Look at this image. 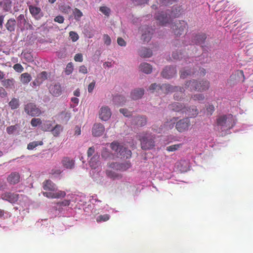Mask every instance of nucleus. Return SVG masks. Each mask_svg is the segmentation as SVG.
<instances>
[{
  "instance_id": "f257e3e1",
  "label": "nucleus",
  "mask_w": 253,
  "mask_h": 253,
  "mask_svg": "<svg viewBox=\"0 0 253 253\" xmlns=\"http://www.w3.org/2000/svg\"><path fill=\"white\" fill-rule=\"evenodd\" d=\"M206 38V35L204 34L198 35L193 34L190 36H187L185 37V40L182 42L179 40H175L173 45L177 48L172 52V58L176 60H180L182 58H186L187 56V54H185L181 52L184 48L186 49V47L190 45V48L194 49L195 48L194 44L200 45L203 47Z\"/></svg>"
},
{
  "instance_id": "f03ea898",
  "label": "nucleus",
  "mask_w": 253,
  "mask_h": 253,
  "mask_svg": "<svg viewBox=\"0 0 253 253\" xmlns=\"http://www.w3.org/2000/svg\"><path fill=\"white\" fill-rule=\"evenodd\" d=\"M185 88L190 91L203 92L209 88V82L202 80L201 82L192 80L185 82Z\"/></svg>"
},
{
  "instance_id": "7ed1b4c3",
  "label": "nucleus",
  "mask_w": 253,
  "mask_h": 253,
  "mask_svg": "<svg viewBox=\"0 0 253 253\" xmlns=\"http://www.w3.org/2000/svg\"><path fill=\"white\" fill-rule=\"evenodd\" d=\"M141 149L152 150L155 147V135L149 133H142L137 136Z\"/></svg>"
},
{
  "instance_id": "20e7f679",
  "label": "nucleus",
  "mask_w": 253,
  "mask_h": 253,
  "mask_svg": "<svg viewBox=\"0 0 253 253\" xmlns=\"http://www.w3.org/2000/svg\"><path fill=\"white\" fill-rule=\"evenodd\" d=\"M217 125L223 131H226L233 127L235 125L233 116L231 114L220 115L217 118Z\"/></svg>"
},
{
  "instance_id": "39448f33",
  "label": "nucleus",
  "mask_w": 253,
  "mask_h": 253,
  "mask_svg": "<svg viewBox=\"0 0 253 253\" xmlns=\"http://www.w3.org/2000/svg\"><path fill=\"white\" fill-rule=\"evenodd\" d=\"M187 23L184 21H175L171 24V28L177 36L182 35L187 30Z\"/></svg>"
},
{
  "instance_id": "423d86ee",
  "label": "nucleus",
  "mask_w": 253,
  "mask_h": 253,
  "mask_svg": "<svg viewBox=\"0 0 253 253\" xmlns=\"http://www.w3.org/2000/svg\"><path fill=\"white\" fill-rule=\"evenodd\" d=\"M24 111L27 115L32 117H39L41 114V110L34 103L30 102L24 106Z\"/></svg>"
},
{
  "instance_id": "0eeeda50",
  "label": "nucleus",
  "mask_w": 253,
  "mask_h": 253,
  "mask_svg": "<svg viewBox=\"0 0 253 253\" xmlns=\"http://www.w3.org/2000/svg\"><path fill=\"white\" fill-rule=\"evenodd\" d=\"M180 91L181 93L184 91V89L182 87L177 86H172L169 84H163L162 86L160 87V93L167 94L169 92H175Z\"/></svg>"
},
{
  "instance_id": "6e6552de",
  "label": "nucleus",
  "mask_w": 253,
  "mask_h": 253,
  "mask_svg": "<svg viewBox=\"0 0 253 253\" xmlns=\"http://www.w3.org/2000/svg\"><path fill=\"white\" fill-rule=\"evenodd\" d=\"M190 126V122L188 118H185L180 120L175 124V128L177 131L182 132L188 130V127Z\"/></svg>"
},
{
  "instance_id": "1a4fd4ad",
  "label": "nucleus",
  "mask_w": 253,
  "mask_h": 253,
  "mask_svg": "<svg viewBox=\"0 0 253 253\" xmlns=\"http://www.w3.org/2000/svg\"><path fill=\"white\" fill-rule=\"evenodd\" d=\"M142 32L141 40L145 42H149L153 34L154 30L153 29L147 26H144L141 29Z\"/></svg>"
},
{
  "instance_id": "9d476101",
  "label": "nucleus",
  "mask_w": 253,
  "mask_h": 253,
  "mask_svg": "<svg viewBox=\"0 0 253 253\" xmlns=\"http://www.w3.org/2000/svg\"><path fill=\"white\" fill-rule=\"evenodd\" d=\"M17 26L21 31H23L25 29H32V26L29 24L26 20L23 14L19 15L17 18Z\"/></svg>"
},
{
  "instance_id": "9b49d317",
  "label": "nucleus",
  "mask_w": 253,
  "mask_h": 253,
  "mask_svg": "<svg viewBox=\"0 0 253 253\" xmlns=\"http://www.w3.org/2000/svg\"><path fill=\"white\" fill-rule=\"evenodd\" d=\"M155 18L162 25L166 26L169 24L170 20V15L169 11L162 12L158 13L155 15Z\"/></svg>"
},
{
  "instance_id": "f8f14e48",
  "label": "nucleus",
  "mask_w": 253,
  "mask_h": 253,
  "mask_svg": "<svg viewBox=\"0 0 253 253\" xmlns=\"http://www.w3.org/2000/svg\"><path fill=\"white\" fill-rule=\"evenodd\" d=\"M43 196L48 198L60 199L65 197L66 193L65 191L55 190L54 191L44 192L42 193Z\"/></svg>"
},
{
  "instance_id": "ddd939ff",
  "label": "nucleus",
  "mask_w": 253,
  "mask_h": 253,
  "mask_svg": "<svg viewBox=\"0 0 253 253\" xmlns=\"http://www.w3.org/2000/svg\"><path fill=\"white\" fill-rule=\"evenodd\" d=\"M29 9L32 16L36 20H40L43 16V13L40 7L30 5Z\"/></svg>"
},
{
  "instance_id": "4468645a",
  "label": "nucleus",
  "mask_w": 253,
  "mask_h": 253,
  "mask_svg": "<svg viewBox=\"0 0 253 253\" xmlns=\"http://www.w3.org/2000/svg\"><path fill=\"white\" fill-rule=\"evenodd\" d=\"M111 110L107 106L101 107L100 110L98 112V117L103 121H107L111 117Z\"/></svg>"
},
{
  "instance_id": "2eb2a0df",
  "label": "nucleus",
  "mask_w": 253,
  "mask_h": 253,
  "mask_svg": "<svg viewBox=\"0 0 253 253\" xmlns=\"http://www.w3.org/2000/svg\"><path fill=\"white\" fill-rule=\"evenodd\" d=\"M1 199L7 201L11 204L15 203L19 199V195L14 193L5 192L1 194Z\"/></svg>"
},
{
  "instance_id": "dca6fc26",
  "label": "nucleus",
  "mask_w": 253,
  "mask_h": 253,
  "mask_svg": "<svg viewBox=\"0 0 253 253\" xmlns=\"http://www.w3.org/2000/svg\"><path fill=\"white\" fill-rule=\"evenodd\" d=\"M175 74V68L172 66H167L164 70H163V71H162V77L167 79H169L174 77Z\"/></svg>"
},
{
  "instance_id": "f3484780",
  "label": "nucleus",
  "mask_w": 253,
  "mask_h": 253,
  "mask_svg": "<svg viewBox=\"0 0 253 253\" xmlns=\"http://www.w3.org/2000/svg\"><path fill=\"white\" fill-rule=\"evenodd\" d=\"M49 93L55 97H58L62 93L60 84L58 83H53L49 87Z\"/></svg>"
},
{
  "instance_id": "a211bd4d",
  "label": "nucleus",
  "mask_w": 253,
  "mask_h": 253,
  "mask_svg": "<svg viewBox=\"0 0 253 253\" xmlns=\"http://www.w3.org/2000/svg\"><path fill=\"white\" fill-rule=\"evenodd\" d=\"M180 112L182 114H185V115L190 118L195 117L198 114V109L194 106L187 107L185 109V110L180 111Z\"/></svg>"
},
{
  "instance_id": "6ab92c4d",
  "label": "nucleus",
  "mask_w": 253,
  "mask_h": 253,
  "mask_svg": "<svg viewBox=\"0 0 253 253\" xmlns=\"http://www.w3.org/2000/svg\"><path fill=\"white\" fill-rule=\"evenodd\" d=\"M42 187H43V189L46 191L54 192L57 190L56 185L50 180H44V182L42 183Z\"/></svg>"
},
{
  "instance_id": "aec40b11",
  "label": "nucleus",
  "mask_w": 253,
  "mask_h": 253,
  "mask_svg": "<svg viewBox=\"0 0 253 253\" xmlns=\"http://www.w3.org/2000/svg\"><path fill=\"white\" fill-rule=\"evenodd\" d=\"M188 107H186L183 104L180 102H174L168 106L169 110L175 112H179Z\"/></svg>"
},
{
  "instance_id": "412c9836",
  "label": "nucleus",
  "mask_w": 253,
  "mask_h": 253,
  "mask_svg": "<svg viewBox=\"0 0 253 253\" xmlns=\"http://www.w3.org/2000/svg\"><path fill=\"white\" fill-rule=\"evenodd\" d=\"M104 132L103 125L100 124H96L93 125L92 133L93 136L98 137L102 135Z\"/></svg>"
},
{
  "instance_id": "4be33fe9",
  "label": "nucleus",
  "mask_w": 253,
  "mask_h": 253,
  "mask_svg": "<svg viewBox=\"0 0 253 253\" xmlns=\"http://www.w3.org/2000/svg\"><path fill=\"white\" fill-rule=\"evenodd\" d=\"M7 182L10 184H16L19 181V174L17 172H11L7 177Z\"/></svg>"
},
{
  "instance_id": "5701e85b",
  "label": "nucleus",
  "mask_w": 253,
  "mask_h": 253,
  "mask_svg": "<svg viewBox=\"0 0 253 253\" xmlns=\"http://www.w3.org/2000/svg\"><path fill=\"white\" fill-rule=\"evenodd\" d=\"M61 164L67 169H72L74 167V160L68 157L63 158Z\"/></svg>"
},
{
  "instance_id": "b1692460",
  "label": "nucleus",
  "mask_w": 253,
  "mask_h": 253,
  "mask_svg": "<svg viewBox=\"0 0 253 253\" xmlns=\"http://www.w3.org/2000/svg\"><path fill=\"white\" fill-rule=\"evenodd\" d=\"M143 89L137 88L135 89L131 92V98L132 100H137L141 98V97L144 95Z\"/></svg>"
},
{
  "instance_id": "393cba45",
  "label": "nucleus",
  "mask_w": 253,
  "mask_h": 253,
  "mask_svg": "<svg viewBox=\"0 0 253 253\" xmlns=\"http://www.w3.org/2000/svg\"><path fill=\"white\" fill-rule=\"evenodd\" d=\"M116 152L118 157L122 159H128L131 157V151L128 149L119 150Z\"/></svg>"
},
{
  "instance_id": "a878e982",
  "label": "nucleus",
  "mask_w": 253,
  "mask_h": 253,
  "mask_svg": "<svg viewBox=\"0 0 253 253\" xmlns=\"http://www.w3.org/2000/svg\"><path fill=\"white\" fill-rule=\"evenodd\" d=\"M138 54L142 58H149L152 55V51L149 48L142 47L139 50Z\"/></svg>"
},
{
  "instance_id": "bb28decb",
  "label": "nucleus",
  "mask_w": 253,
  "mask_h": 253,
  "mask_svg": "<svg viewBox=\"0 0 253 253\" xmlns=\"http://www.w3.org/2000/svg\"><path fill=\"white\" fill-rule=\"evenodd\" d=\"M11 6L10 0H0V8H2L3 11H9L11 9Z\"/></svg>"
},
{
  "instance_id": "cd10ccee",
  "label": "nucleus",
  "mask_w": 253,
  "mask_h": 253,
  "mask_svg": "<svg viewBox=\"0 0 253 253\" xmlns=\"http://www.w3.org/2000/svg\"><path fill=\"white\" fill-rule=\"evenodd\" d=\"M16 20L13 18L8 19L5 24V27L9 32L15 31L16 27Z\"/></svg>"
},
{
  "instance_id": "c85d7f7f",
  "label": "nucleus",
  "mask_w": 253,
  "mask_h": 253,
  "mask_svg": "<svg viewBox=\"0 0 253 253\" xmlns=\"http://www.w3.org/2000/svg\"><path fill=\"white\" fill-rule=\"evenodd\" d=\"M133 124L139 126H144L146 125V118L143 116H137L134 118Z\"/></svg>"
},
{
  "instance_id": "c756f323",
  "label": "nucleus",
  "mask_w": 253,
  "mask_h": 253,
  "mask_svg": "<svg viewBox=\"0 0 253 253\" xmlns=\"http://www.w3.org/2000/svg\"><path fill=\"white\" fill-rule=\"evenodd\" d=\"M100 162H99V156L98 154L93 155L89 160V166L93 169H95L98 167Z\"/></svg>"
},
{
  "instance_id": "7c9ffc66",
  "label": "nucleus",
  "mask_w": 253,
  "mask_h": 253,
  "mask_svg": "<svg viewBox=\"0 0 253 253\" xmlns=\"http://www.w3.org/2000/svg\"><path fill=\"white\" fill-rule=\"evenodd\" d=\"M113 101H114V104L120 106L124 104L126 102V99L121 95H116L113 98Z\"/></svg>"
},
{
  "instance_id": "2f4dec72",
  "label": "nucleus",
  "mask_w": 253,
  "mask_h": 253,
  "mask_svg": "<svg viewBox=\"0 0 253 253\" xmlns=\"http://www.w3.org/2000/svg\"><path fill=\"white\" fill-rule=\"evenodd\" d=\"M14 80L12 78L3 80L1 81V85L6 88H14Z\"/></svg>"
},
{
  "instance_id": "473e14b6",
  "label": "nucleus",
  "mask_w": 253,
  "mask_h": 253,
  "mask_svg": "<svg viewBox=\"0 0 253 253\" xmlns=\"http://www.w3.org/2000/svg\"><path fill=\"white\" fill-rule=\"evenodd\" d=\"M106 175H107L108 178L112 179H119L122 178L121 174L117 173L112 170H106Z\"/></svg>"
},
{
  "instance_id": "72a5a7b5",
  "label": "nucleus",
  "mask_w": 253,
  "mask_h": 253,
  "mask_svg": "<svg viewBox=\"0 0 253 253\" xmlns=\"http://www.w3.org/2000/svg\"><path fill=\"white\" fill-rule=\"evenodd\" d=\"M139 69H140L141 72L146 74H149L152 71V67H151L150 64H141L139 66Z\"/></svg>"
},
{
  "instance_id": "f704fd0d",
  "label": "nucleus",
  "mask_w": 253,
  "mask_h": 253,
  "mask_svg": "<svg viewBox=\"0 0 253 253\" xmlns=\"http://www.w3.org/2000/svg\"><path fill=\"white\" fill-rule=\"evenodd\" d=\"M8 105L11 110L17 109L19 106V99L15 98H11V101H9Z\"/></svg>"
},
{
  "instance_id": "c9c22d12",
  "label": "nucleus",
  "mask_w": 253,
  "mask_h": 253,
  "mask_svg": "<svg viewBox=\"0 0 253 253\" xmlns=\"http://www.w3.org/2000/svg\"><path fill=\"white\" fill-rule=\"evenodd\" d=\"M110 147L112 150L115 152H117L118 150H123L124 149H127L126 148L122 146L119 144L117 141H114L110 144Z\"/></svg>"
},
{
  "instance_id": "e433bc0d",
  "label": "nucleus",
  "mask_w": 253,
  "mask_h": 253,
  "mask_svg": "<svg viewBox=\"0 0 253 253\" xmlns=\"http://www.w3.org/2000/svg\"><path fill=\"white\" fill-rule=\"evenodd\" d=\"M31 81V76L30 74L24 73L21 75V82L24 84H27Z\"/></svg>"
},
{
  "instance_id": "4c0bfd02",
  "label": "nucleus",
  "mask_w": 253,
  "mask_h": 253,
  "mask_svg": "<svg viewBox=\"0 0 253 253\" xmlns=\"http://www.w3.org/2000/svg\"><path fill=\"white\" fill-rule=\"evenodd\" d=\"M42 145V141H34L27 145V150H33L35 148Z\"/></svg>"
},
{
  "instance_id": "58836bf2",
  "label": "nucleus",
  "mask_w": 253,
  "mask_h": 253,
  "mask_svg": "<svg viewBox=\"0 0 253 253\" xmlns=\"http://www.w3.org/2000/svg\"><path fill=\"white\" fill-rule=\"evenodd\" d=\"M110 218V215L108 214H101L96 217V221L98 223H101L108 221Z\"/></svg>"
},
{
  "instance_id": "ea45409f",
  "label": "nucleus",
  "mask_w": 253,
  "mask_h": 253,
  "mask_svg": "<svg viewBox=\"0 0 253 253\" xmlns=\"http://www.w3.org/2000/svg\"><path fill=\"white\" fill-rule=\"evenodd\" d=\"M47 72H46V71H42L41 72V73H39L38 75H37V79H36L35 80L44 82V81L47 80Z\"/></svg>"
},
{
  "instance_id": "a19ab883",
  "label": "nucleus",
  "mask_w": 253,
  "mask_h": 253,
  "mask_svg": "<svg viewBox=\"0 0 253 253\" xmlns=\"http://www.w3.org/2000/svg\"><path fill=\"white\" fill-rule=\"evenodd\" d=\"M100 11L105 16L108 17L111 13V9L106 6H102L99 8Z\"/></svg>"
},
{
  "instance_id": "79ce46f5",
  "label": "nucleus",
  "mask_w": 253,
  "mask_h": 253,
  "mask_svg": "<svg viewBox=\"0 0 253 253\" xmlns=\"http://www.w3.org/2000/svg\"><path fill=\"white\" fill-rule=\"evenodd\" d=\"M161 86L160 84H157L156 83H153L149 87V90L152 91V92H154V91H156L157 92L160 93V87Z\"/></svg>"
},
{
  "instance_id": "37998d69",
  "label": "nucleus",
  "mask_w": 253,
  "mask_h": 253,
  "mask_svg": "<svg viewBox=\"0 0 253 253\" xmlns=\"http://www.w3.org/2000/svg\"><path fill=\"white\" fill-rule=\"evenodd\" d=\"M182 146L181 144H172L167 147V150L169 152H175Z\"/></svg>"
},
{
  "instance_id": "c03bdc74",
  "label": "nucleus",
  "mask_w": 253,
  "mask_h": 253,
  "mask_svg": "<svg viewBox=\"0 0 253 253\" xmlns=\"http://www.w3.org/2000/svg\"><path fill=\"white\" fill-rule=\"evenodd\" d=\"M194 74V72L193 71L190 70H183L180 72V78L181 79H185L188 76H191Z\"/></svg>"
},
{
  "instance_id": "a18cd8bd",
  "label": "nucleus",
  "mask_w": 253,
  "mask_h": 253,
  "mask_svg": "<svg viewBox=\"0 0 253 253\" xmlns=\"http://www.w3.org/2000/svg\"><path fill=\"white\" fill-rule=\"evenodd\" d=\"M73 14L75 17V19L79 21L80 20V18L83 15L82 12L78 8H75L73 10Z\"/></svg>"
},
{
  "instance_id": "49530a36",
  "label": "nucleus",
  "mask_w": 253,
  "mask_h": 253,
  "mask_svg": "<svg viewBox=\"0 0 253 253\" xmlns=\"http://www.w3.org/2000/svg\"><path fill=\"white\" fill-rule=\"evenodd\" d=\"M130 167V163L126 162L125 163H120V167H119V170L121 171H125Z\"/></svg>"
},
{
  "instance_id": "de8ad7c7",
  "label": "nucleus",
  "mask_w": 253,
  "mask_h": 253,
  "mask_svg": "<svg viewBox=\"0 0 253 253\" xmlns=\"http://www.w3.org/2000/svg\"><path fill=\"white\" fill-rule=\"evenodd\" d=\"M42 124V121L40 118H33L31 121V125L32 127H37Z\"/></svg>"
},
{
  "instance_id": "09e8293b",
  "label": "nucleus",
  "mask_w": 253,
  "mask_h": 253,
  "mask_svg": "<svg viewBox=\"0 0 253 253\" xmlns=\"http://www.w3.org/2000/svg\"><path fill=\"white\" fill-rule=\"evenodd\" d=\"M62 131V126L59 125H56L52 130L53 135L55 136H58Z\"/></svg>"
},
{
  "instance_id": "8fccbe9b",
  "label": "nucleus",
  "mask_w": 253,
  "mask_h": 253,
  "mask_svg": "<svg viewBox=\"0 0 253 253\" xmlns=\"http://www.w3.org/2000/svg\"><path fill=\"white\" fill-rule=\"evenodd\" d=\"M191 98H192L194 101H202L204 100V95H203V94H196L192 95Z\"/></svg>"
},
{
  "instance_id": "3c124183",
  "label": "nucleus",
  "mask_w": 253,
  "mask_h": 253,
  "mask_svg": "<svg viewBox=\"0 0 253 253\" xmlns=\"http://www.w3.org/2000/svg\"><path fill=\"white\" fill-rule=\"evenodd\" d=\"M17 128L18 126L17 125L8 126L6 127V132H7L8 134L10 135L12 134L15 131H16Z\"/></svg>"
},
{
  "instance_id": "603ef678",
  "label": "nucleus",
  "mask_w": 253,
  "mask_h": 253,
  "mask_svg": "<svg viewBox=\"0 0 253 253\" xmlns=\"http://www.w3.org/2000/svg\"><path fill=\"white\" fill-rule=\"evenodd\" d=\"M176 0H159V1H157V2L160 3V6L168 5L171 4L173 2L176 1Z\"/></svg>"
},
{
  "instance_id": "864d4df0",
  "label": "nucleus",
  "mask_w": 253,
  "mask_h": 253,
  "mask_svg": "<svg viewBox=\"0 0 253 253\" xmlns=\"http://www.w3.org/2000/svg\"><path fill=\"white\" fill-rule=\"evenodd\" d=\"M69 36L73 42L77 41L79 38L78 34L73 31L69 33Z\"/></svg>"
},
{
  "instance_id": "5fc2aeb1",
  "label": "nucleus",
  "mask_w": 253,
  "mask_h": 253,
  "mask_svg": "<svg viewBox=\"0 0 253 253\" xmlns=\"http://www.w3.org/2000/svg\"><path fill=\"white\" fill-rule=\"evenodd\" d=\"M208 115L211 116L214 112V106L212 104H210L206 107Z\"/></svg>"
},
{
  "instance_id": "6e6d98bb",
  "label": "nucleus",
  "mask_w": 253,
  "mask_h": 253,
  "mask_svg": "<svg viewBox=\"0 0 253 253\" xmlns=\"http://www.w3.org/2000/svg\"><path fill=\"white\" fill-rule=\"evenodd\" d=\"M73 65L72 64H67V66H66V68H65V74L67 75H70V74L72 73L73 72Z\"/></svg>"
},
{
  "instance_id": "4d7b16f0",
  "label": "nucleus",
  "mask_w": 253,
  "mask_h": 253,
  "mask_svg": "<svg viewBox=\"0 0 253 253\" xmlns=\"http://www.w3.org/2000/svg\"><path fill=\"white\" fill-rule=\"evenodd\" d=\"M103 41L105 44L109 45L111 43V40L110 37L108 35H104L103 36Z\"/></svg>"
},
{
  "instance_id": "13d9d810",
  "label": "nucleus",
  "mask_w": 253,
  "mask_h": 253,
  "mask_svg": "<svg viewBox=\"0 0 253 253\" xmlns=\"http://www.w3.org/2000/svg\"><path fill=\"white\" fill-rule=\"evenodd\" d=\"M120 167V163H111L108 164V167L110 168L111 169H113L114 170H118V169Z\"/></svg>"
},
{
  "instance_id": "bf43d9fd",
  "label": "nucleus",
  "mask_w": 253,
  "mask_h": 253,
  "mask_svg": "<svg viewBox=\"0 0 253 253\" xmlns=\"http://www.w3.org/2000/svg\"><path fill=\"white\" fill-rule=\"evenodd\" d=\"M119 111H120V113L124 114V116L125 117H128L131 116V113L126 110V109H120Z\"/></svg>"
},
{
  "instance_id": "052dcab7",
  "label": "nucleus",
  "mask_w": 253,
  "mask_h": 253,
  "mask_svg": "<svg viewBox=\"0 0 253 253\" xmlns=\"http://www.w3.org/2000/svg\"><path fill=\"white\" fill-rule=\"evenodd\" d=\"M74 59L76 62H82L83 60V54L81 53L76 54L74 57Z\"/></svg>"
},
{
  "instance_id": "680f3d73",
  "label": "nucleus",
  "mask_w": 253,
  "mask_h": 253,
  "mask_svg": "<svg viewBox=\"0 0 253 253\" xmlns=\"http://www.w3.org/2000/svg\"><path fill=\"white\" fill-rule=\"evenodd\" d=\"M13 69L18 73H21L23 71V67L21 64H14Z\"/></svg>"
},
{
  "instance_id": "e2e57ef3",
  "label": "nucleus",
  "mask_w": 253,
  "mask_h": 253,
  "mask_svg": "<svg viewBox=\"0 0 253 253\" xmlns=\"http://www.w3.org/2000/svg\"><path fill=\"white\" fill-rule=\"evenodd\" d=\"M54 21L56 22L59 23H63L64 21V18L63 16L61 15H58L56 16L54 19Z\"/></svg>"
},
{
  "instance_id": "0e129e2a",
  "label": "nucleus",
  "mask_w": 253,
  "mask_h": 253,
  "mask_svg": "<svg viewBox=\"0 0 253 253\" xmlns=\"http://www.w3.org/2000/svg\"><path fill=\"white\" fill-rule=\"evenodd\" d=\"M6 91L4 90V88L0 87V97H1V98H4L6 97Z\"/></svg>"
},
{
  "instance_id": "69168bd1",
  "label": "nucleus",
  "mask_w": 253,
  "mask_h": 253,
  "mask_svg": "<svg viewBox=\"0 0 253 253\" xmlns=\"http://www.w3.org/2000/svg\"><path fill=\"white\" fill-rule=\"evenodd\" d=\"M94 152H95V149L93 147L88 148V151H87V155H88V157L92 156L94 154Z\"/></svg>"
},
{
  "instance_id": "338daca9",
  "label": "nucleus",
  "mask_w": 253,
  "mask_h": 253,
  "mask_svg": "<svg viewBox=\"0 0 253 253\" xmlns=\"http://www.w3.org/2000/svg\"><path fill=\"white\" fill-rule=\"evenodd\" d=\"M117 42L119 45L122 46H125L126 45V42L124 41V39H123L121 38H119L117 40Z\"/></svg>"
},
{
  "instance_id": "774afa93",
  "label": "nucleus",
  "mask_w": 253,
  "mask_h": 253,
  "mask_svg": "<svg viewBox=\"0 0 253 253\" xmlns=\"http://www.w3.org/2000/svg\"><path fill=\"white\" fill-rule=\"evenodd\" d=\"M95 86V81L91 82L88 86V91L91 93L93 90L94 87Z\"/></svg>"
}]
</instances>
